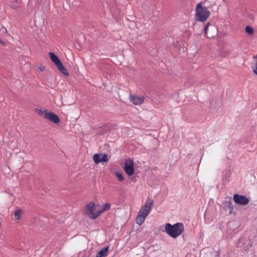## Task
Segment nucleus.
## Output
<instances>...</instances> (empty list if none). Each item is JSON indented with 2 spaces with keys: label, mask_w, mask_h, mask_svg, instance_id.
I'll use <instances>...</instances> for the list:
<instances>
[{
  "label": "nucleus",
  "mask_w": 257,
  "mask_h": 257,
  "mask_svg": "<svg viewBox=\"0 0 257 257\" xmlns=\"http://www.w3.org/2000/svg\"><path fill=\"white\" fill-rule=\"evenodd\" d=\"M253 58L255 60V62L253 67V72L256 75H257V55L253 56Z\"/></svg>",
  "instance_id": "6ab92c4d"
},
{
  "label": "nucleus",
  "mask_w": 257,
  "mask_h": 257,
  "mask_svg": "<svg viewBox=\"0 0 257 257\" xmlns=\"http://www.w3.org/2000/svg\"><path fill=\"white\" fill-rule=\"evenodd\" d=\"M245 31L247 34L251 35L253 34L254 30L251 27L247 26L245 28Z\"/></svg>",
  "instance_id": "2eb2a0df"
},
{
  "label": "nucleus",
  "mask_w": 257,
  "mask_h": 257,
  "mask_svg": "<svg viewBox=\"0 0 257 257\" xmlns=\"http://www.w3.org/2000/svg\"><path fill=\"white\" fill-rule=\"evenodd\" d=\"M0 43L3 45H5L6 44V42L2 39H0Z\"/></svg>",
  "instance_id": "412c9836"
},
{
  "label": "nucleus",
  "mask_w": 257,
  "mask_h": 257,
  "mask_svg": "<svg viewBox=\"0 0 257 257\" xmlns=\"http://www.w3.org/2000/svg\"><path fill=\"white\" fill-rule=\"evenodd\" d=\"M93 160L95 164L107 162L108 161V156L106 154H95L93 156Z\"/></svg>",
  "instance_id": "423d86ee"
},
{
  "label": "nucleus",
  "mask_w": 257,
  "mask_h": 257,
  "mask_svg": "<svg viewBox=\"0 0 257 257\" xmlns=\"http://www.w3.org/2000/svg\"><path fill=\"white\" fill-rule=\"evenodd\" d=\"M210 22H208L207 23V24L205 26V27H204V32H205V34L206 35V36L208 37V38H211V37H213V35L212 36H209L208 35V27L210 26Z\"/></svg>",
  "instance_id": "f3484780"
},
{
  "label": "nucleus",
  "mask_w": 257,
  "mask_h": 257,
  "mask_svg": "<svg viewBox=\"0 0 257 257\" xmlns=\"http://www.w3.org/2000/svg\"><path fill=\"white\" fill-rule=\"evenodd\" d=\"M129 98L131 102L137 105H140L142 104L145 99V97L143 96H140L137 94H131Z\"/></svg>",
  "instance_id": "0eeeda50"
},
{
  "label": "nucleus",
  "mask_w": 257,
  "mask_h": 257,
  "mask_svg": "<svg viewBox=\"0 0 257 257\" xmlns=\"http://www.w3.org/2000/svg\"><path fill=\"white\" fill-rule=\"evenodd\" d=\"M111 208V205L109 203H105L102 206L100 205L99 209L101 211V214L106 211L109 210Z\"/></svg>",
  "instance_id": "ddd939ff"
},
{
  "label": "nucleus",
  "mask_w": 257,
  "mask_h": 257,
  "mask_svg": "<svg viewBox=\"0 0 257 257\" xmlns=\"http://www.w3.org/2000/svg\"><path fill=\"white\" fill-rule=\"evenodd\" d=\"M57 69L59 71L64 74L66 76H68L69 75V73L68 72L67 69L64 67L62 62L56 66Z\"/></svg>",
  "instance_id": "9b49d317"
},
{
  "label": "nucleus",
  "mask_w": 257,
  "mask_h": 257,
  "mask_svg": "<svg viewBox=\"0 0 257 257\" xmlns=\"http://www.w3.org/2000/svg\"><path fill=\"white\" fill-rule=\"evenodd\" d=\"M37 68L38 70H39L41 72H44L46 69L45 67L42 65H40L38 66L37 67Z\"/></svg>",
  "instance_id": "aec40b11"
},
{
  "label": "nucleus",
  "mask_w": 257,
  "mask_h": 257,
  "mask_svg": "<svg viewBox=\"0 0 257 257\" xmlns=\"http://www.w3.org/2000/svg\"><path fill=\"white\" fill-rule=\"evenodd\" d=\"M115 175L119 181H122L124 180V177L121 173L117 172L115 173Z\"/></svg>",
  "instance_id": "a211bd4d"
},
{
  "label": "nucleus",
  "mask_w": 257,
  "mask_h": 257,
  "mask_svg": "<svg viewBox=\"0 0 257 257\" xmlns=\"http://www.w3.org/2000/svg\"><path fill=\"white\" fill-rule=\"evenodd\" d=\"M36 112L40 116H43L45 118L46 116V115L47 114L48 111L45 109H36Z\"/></svg>",
  "instance_id": "4468645a"
},
{
  "label": "nucleus",
  "mask_w": 257,
  "mask_h": 257,
  "mask_svg": "<svg viewBox=\"0 0 257 257\" xmlns=\"http://www.w3.org/2000/svg\"><path fill=\"white\" fill-rule=\"evenodd\" d=\"M233 199L236 203L242 205H246L249 202V199L246 197L236 194L234 195Z\"/></svg>",
  "instance_id": "6e6552de"
},
{
  "label": "nucleus",
  "mask_w": 257,
  "mask_h": 257,
  "mask_svg": "<svg viewBox=\"0 0 257 257\" xmlns=\"http://www.w3.org/2000/svg\"><path fill=\"white\" fill-rule=\"evenodd\" d=\"M211 13L208 9L202 6V2L199 3L196 7L194 19L196 22H205L210 16Z\"/></svg>",
  "instance_id": "7ed1b4c3"
},
{
  "label": "nucleus",
  "mask_w": 257,
  "mask_h": 257,
  "mask_svg": "<svg viewBox=\"0 0 257 257\" xmlns=\"http://www.w3.org/2000/svg\"><path fill=\"white\" fill-rule=\"evenodd\" d=\"M100 205L90 202L86 204L83 208L84 215L92 219H96L101 215Z\"/></svg>",
  "instance_id": "f03ea898"
},
{
  "label": "nucleus",
  "mask_w": 257,
  "mask_h": 257,
  "mask_svg": "<svg viewBox=\"0 0 257 257\" xmlns=\"http://www.w3.org/2000/svg\"><path fill=\"white\" fill-rule=\"evenodd\" d=\"M109 246H107L100 250L96 254V257H105L108 253Z\"/></svg>",
  "instance_id": "f8f14e48"
},
{
  "label": "nucleus",
  "mask_w": 257,
  "mask_h": 257,
  "mask_svg": "<svg viewBox=\"0 0 257 257\" xmlns=\"http://www.w3.org/2000/svg\"><path fill=\"white\" fill-rule=\"evenodd\" d=\"M45 118L56 124H58L60 122L59 117L55 113L51 111H48Z\"/></svg>",
  "instance_id": "1a4fd4ad"
},
{
  "label": "nucleus",
  "mask_w": 257,
  "mask_h": 257,
  "mask_svg": "<svg viewBox=\"0 0 257 257\" xmlns=\"http://www.w3.org/2000/svg\"><path fill=\"white\" fill-rule=\"evenodd\" d=\"M49 55L51 61L55 64L56 66L61 62L58 56L54 53L49 52Z\"/></svg>",
  "instance_id": "9d476101"
},
{
  "label": "nucleus",
  "mask_w": 257,
  "mask_h": 257,
  "mask_svg": "<svg viewBox=\"0 0 257 257\" xmlns=\"http://www.w3.org/2000/svg\"><path fill=\"white\" fill-rule=\"evenodd\" d=\"M153 204V201L150 198L147 199L145 203L141 206L136 219V223L142 225L149 214Z\"/></svg>",
  "instance_id": "f257e3e1"
},
{
  "label": "nucleus",
  "mask_w": 257,
  "mask_h": 257,
  "mask_svg": "<svg viewBox=\"0 0 257 257\" xmlns=\"http://www.w3.org/2000/svg\"><path fill=\"white\" fill-rule=\"evenodd\" d=\"M165 230L169 236L173 238H177L183 232L184 225L182 223H177L174 225L167 223Z\"/></svg>",
  "instance_id": "20e7f679"
},
{
  "label": "nucleus",
  "mask_w": 257,
  "mask_h": 257,
  "mask_svg": "<svg viewBox=\"0 0 257 257\" xmlns=\"http://www.w3.org/2000/svg\"><path fill=\"white\" fill-rule=\"evenodd\" d=\"M21 212L22 211L20 209H18L15 211L14 214L15 219L20 220L21 219Z\"/></svg>",
  "instance_id": "dca6fc26"
},
{
  "label": "nucleus",
  "mask_w": 257,
  "mask_h": 257,
  "mask_svg": "<svg viewBox=\"0 0 257 257\" xmlns=\"http://www.w3.org/2000/svg\"><path fill=\"white\" fill-rule=\"evenodd\" d=\"M123 169L126 173L129 176H132L134 173V164L133 160L127 159L125 160Z\"/></svg>",
  "instance_id": "39448f33"
}]
</instances>
